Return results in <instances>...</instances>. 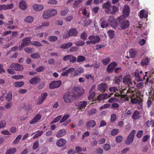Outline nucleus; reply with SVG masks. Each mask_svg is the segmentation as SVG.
<instances>
[{"instance_id":"nucleus-38","label":"nucleus","mask_w":154,"mask_h":154,"mask_svg":"<svg viewBox=\"0 0 154 154\" xmlns=\"http://www.w3.org/2000/svg\"><path fill=\"white\" fill-rule=\"evenodd\" d=\"M4 10H6L8 9H10L13 8L14 7V4L13 3L6 5L4 4Z\"/></svg>"},{"instance_id":"nucleus-4","label":"nucleus","mask_w":154,"mask_h":154,"mask_svg":"<svg viewBox=\"0 0 154 154\" xmlns=\"http://www.w3.org/2000/svg\"><path fill=\"white\" fill-rule=\"evenodd\" d=\"M73 91L74 92L73 93L75 94L76 98L79 97L84 93V90L83 88L78 86L74 87Z\"/></svg>"},{"instance_id":"nucleus-3","label":"nucleus","mask_w":154,"mask_h":154,"mask_svg":"<svg viewBox=\"0 0 154 154\" xmlns=\"http://www.w3.org/2000/svg\"><path fill=\"white\" fill-rule=\"evenodd\" d=\"M76 98L75 94L69 91L66 92L63 97L64 102L68 103L72 102Z\"/></svg>"},{"instance_id":"nucleus-25","label":"nucleus","mask_w":154,"mask_h":154,"mask_svg":"<svg viewBox=\"0 0 154 154\" xmlns=\"http://www.w3.org/2000/svg\"><path fill=\"white\" fill-rule=\"evenodd\" d=\"M84 72V69L83 68L80 67L77 69L75 71L73 75L75 76H76L81 73L83 72Z\"/></svg>"},{"instance_id":"nucleus-14","label":"nucleus","mask_w":154,"mask_h":154,"mask_svg":"<svg viewBox=\"0 0 154 154\" xmlns=\"http://www.w3.org/2000/svg\"><path fill=\"white\" fill-rule=\"evenodd\" d=\"M47 95L48 94L47 93H44L42 94L41 97H39L37 100V104H40L42 103L46 99Z\"/></svg>"},{"instance_id":"nucleus-39","label":"nucleus","mask_w":154,"mask_h":154,"mask_svg":"<svg viewBox=\"0 0 154 154\" xmlns=\"http://www.w3.org/2000/svg\"><path fill=\"white\" fill-rule=\"evenodd\" d=\"M16 151V149L14 148L8 149L6 152V154H13Z\"/></svg>"},{"instance_id":"nucleus-6","label":"nucleus","mask_w":154,"mask_h":154,"mask_svg":"<svg viewBox=\"0 0 154 154\" xmlns=\"http://www.w3.org/2000/svg\"><path fill=\"white\" fill-rule=\"evenodd\" d=\"M135 96H137V94H134L133 95L132 97H131V102L133 103L140 105V108H142V99L140 97L134 98Z\"/></svg>"},{"instance_id":"nucleus-62","label":"nucleus","mask_w":154,"mask_h":154,"mask_svg":"<svg viewBox=\"0 0 154 154\" xmlns=\"http://www.w3.org/2000/svg\"><path fill=\"white\" fill-rule=\"evenodd\" d=\"M31 57L32 58L34 59H37L40 57L39 54L38 53H33L31 55Z\"/></svg>"},{"instance_id":"nucleus-55","label":"nucleus","mask_w":154,"mask_h":154,"mask_svg":"<svg viewBox=\"0 0 154 154\" xmlns=\"http://www.w3.org/2000/svg\"><path fill=\"white\" fill-rule=\"evenodd\" d=\"M61 115H59L58 116L54 119L53 121L51 122V124L54 123L58 122L61 118Z\"/></svg>"},{"instance_id":"nucleus-20","label":"nucleus","mask_w":154,"mask_h":154,"mask_svg":"<svg viewBox=\"0 0 154 154\" xmlns=\"http://www.w3.org/2000/svg\"><path fill=\"white\" fill-rule=\"evenodd\" d=\"M96 125V123L95 121L93 120H90L88 121L86 123V126L88 128H93Z\"/></svg>"},{"instance_id":"nucleus-13","label":"nucleus","mask_w":154,"mask_h":154,"mask_svg":"<svg viewBox=\"0 0 154 154\" xmlns=\"http://www.w3.org/2000/svg\"><path fill=\"white\" fill-rule=\"evenodd\" d=\"M116 66L117 63L116 62L111 63L108 66L107 69V72L109 73L112 72Z\"/></svg>"},{"instance_id":"nucleus-49","label":"nucleus","mask_w":154,"mask_h":154,"mask_svg":"<svg viewBox=\"0 0 154 154\" xmlns=\"http://www.w3.org/2000/svg\"><path fill=\"white\" fill-rule=\"evenodd\" d=\"M109 90L111 92H115L116 93L114 94L115 96V94H117V93H116V92L118 91V90L117 88L115 87H110L109 89Z\"/></svg>"},{"instance_id":"nucleus-43","label":"nucleus","mask_w":154,"mask_h":154,"mask_svg":"<svg viewBox=\"0 0 154 154\" xmlns=\"http://www.w3.org/2000/svg\"><path fill=\"white\" fill-rule=\"evenodd\" d=\"M110 59L109 57L103 59L102 60V62L103 63L104 65H106L108 64L110 62Z\"/></svg>"},{"instance_id":"nucleus-46","label":"nucleus","mask_w":154,"mask_h":154,"mask_svg":"<svg viewBox=\"0 0 154 154\" xmlns=\"http://www.w3.org/2000/svg\"><path fill=\"white\" fill-rule=\"evenodd\" d=\"M87 37V34L85 32H83L80 35V38L84 41L86 40Z\"/></svg>"},{"instance_id":"nucleus-54","label":"nucleus","mask_w":154,"mask_h":154,"mask_svg":"<svg viewBox=\"0 0 154 154\" xmlns=\"http://www.w3.org/2000/svg\"><path fill=\"white\" fill-rule=\"evenodd\" d=\"M68 73H70L71 74V76L73 77L74 76L73 75V72H74L75 71V69L74 68L71 67L68 69Z\"/></svg>"},{"instance_id":"nucleus-32","label":"nucleus","mask_w":154,"mask_h":154,"mask_svg":"<svg viewBox=\"0 0 154 154\" xmlns=\"http://www.w3.org/2000/svg\"><path fill=\"white\" fill-rule=\"evenodd\" d=\"M107 33L109 36V38L110 39L113 38L115 36L114 31L113 30H109L107 32Z\"/></svg>"},{"instance_id":"nucleus-12","label":"nucleus","mask_w":154,"mask_h":154,"mask_svg":"<svg viewBox=\"0 0 154 154\" xmlns=\"http://www.w3.org/2000/svg\"><path fill=\"white\" fill-rule=\"evenodd\" d=\"M13 70L16 71H20L23 69V67L21 65L18 63H12L10 67Z\"/></svg>"},{"instance_id":"nucleus-8","label":"nucleus","mask_w":154,"mask_h":154,"mask_svg":"<svg viewBox=\"0 0 154 154\" xmlns=\"http://www.w3.org/2000/svg\"><path fill=\"white\" fill-rule=\"evenodd\" d=\"M108 22L110 24L111 26L113 28L115 29L118 25L117 19L115 20L114 17L113 16H109L108 20Z\"/></svg>"},{"instance_id":"nucleus-53","label":"nucleus","mask_w":154,"mask_h":154,"mask_svg":"<svg viewBox=\"0 0 154 154\" xmlns=\"http://www.w3.org/2000/svg\"><path fill=\"white\" fill-rule=\"evenodd\" d=\"M48 11H49L51 17L52 16H54L56 15L57 13V10H48Z\"/></svg>"},{"instance_id":"nucleus-37","label":"nucleus","mask_w":154,"mask_h":154,"mask_svg":"<svg viewBox=\"0 0 154 154\" xmlns=\"http://www.w3.org/2000/svg\"><path fill=\"white\" fill-rule=\"evenodd\" d=\"M97 112V109L94 108H93L88 111V115L89 116L93 115L95 114Z\"/></svg>"},{"instance_id":"nucleus-26","label":"nucleus","mask_w":154,"mask_h":154,"mask_svg":"<svg viewBox=\"0 0 154 154\" xmlns=\"http://www.w3.org/2000/svg\"><path fill=\"white\" fill-rule=\"evenodd\" d=\"M109 11L110 12L108 14H113L118 11V8L115 6H111Z\"/></svg>"},{"instance_id":"nucleus-36","label":"nucleus","mask_w":154,"mask_h":154,"mask_svg":"<svg viewBox=\"0 0 154 154\" xmlns=\"http://www.w3.org/2000/svg\"><path fill=\"white\" fill-rule=\"evenodd\" d=\"M12 97V93L11 91H10L7 95L5 97L6 100L8 102L11 100Z\"/></svg>"},{"instance_id":"nucleus-48","label":"nucleus","mask_w":154,"mask_h":154,"mask_svg":"<svg viewBox=\"0 0 154 154\" xmlns=\"http://www.w3.org/2000/svg\"><path fill=\"white\" fill-rule=\"evenodd\" d=\"M25 52L28 53H30L34 51V49L31 48L27 47L24 49Z\"/></svg>"},{"instance_id":"nucleus-45","label":"nucleus","mask_w":154,"mask_h":154,"mask_svg":"<svg viewBox=\"0 0 154 154\" xmlns=\"http://www.w3.org/2000/svg\"><path fill=\"white\" fill-rule=\"evenodd\" d=\"M119 132L118 129H114L111 131L110 134L112 136H115L117 135Z\"/></svg>"},{"instance_id":"nucleus-57","label":"nucleus","mask_w":154,"mask_h":154,"mask_svg":"<svg viewBox=\"0 0 154 154\" xmlns=\"http://www.w3.org/2000/svg\"><path fill=\"white\" fill-rule=\"evenodd\" d=\"M110 146L109 144L108 143L104 144L103 146V149L105 151H108L110 148Z\"/></svg>"},{"instance_id":"nucleus-51","label":"nucleus","mask_w":154,"mask_h":154,"mask_svg":"<svg viewBox=\"0 0 154 154\" xmlns=\"http://www.w3.org/2000/svg\"><path fill=\"white\" fill-rule=\"evenodd\" d=\"M36 132H37V133L33 136L34 139L36 138L41 136L42 134L43 131H37Z\"/></svg>"},{"instance_id":"nucleus-64","label":"nucleus","mask_w":154,"mask_h":154,"mask_svg":"<svg viewBox=\"0 0 154 154\" xmlns=\"http://www.w3.org/2000/svg\"><path fill=\"white\" fill-rule=\"evenodd\" d=\"M45 67L43 66H41L37 68L36 70L38 72H41L44 71Z\"/></svg>"},{"instance_id":"nucleus-42","label":"nucleus","mask_w":154,"mask_h":154,"mask_svg":"<svg viewBox=\"0 0 154 154\" xmlns=\"http://www.w3.org/2000/svg\"><path fill=\"white\" fill-rule=\"evenodd\" d=\"M85 57L83 56L80 55L77 57L76 59L77 62L78 63L82 62L85 60Z\"/></svg>"},{"instance_id":"nucleus-41","label":"nucleus","mask_w":154,"mask_h":154,"mask_svg":"<svg viewBox=\"0 0 154 154\" xmlns=\"http://www.w3.org/2000/svg\"><path fill=\"white\" fill-rule=\"evenodd\" d=\"M129 54L130 56L132 58H134L136 54V52L134 50L131 49L129 51Z\"/></svg>"},{"instance_id":"nucleus-44","label":"nucleus","mask_w":154,"mask_h":154,"mask_svg":"<svg viewBox=\"0 0 154 154\" xmlns=\"http://www.w3.org/2000/svg\"><path fill=\"white\" fill-rule=\"evenodd\" d=\"M58 39L57 37L55 36H51L48 38V40L51 42H54L57 41Z\"/></svg>"},{"instance_id":"nucleus-23","label":"nucleus","mask_w":154,"mask_h":154,"mask_svg":"<svg viewBox=\"0 0 154 154\" xmlns=\"http://www.w3.org/2000/svg\"><path fill=\"white\" fill-rule=\"evenodd\" d=\"M41 81V79L38 77H33L29 81V83L32 84H36Z\"/></svg>"},{"instance_id":"nucleus-5","label":"nucleus","mask_w":154,"mask_h":154,"mask_svg":"<svg viewBox=\"0 0 154 154\" xmlns=\"http://www.w3.org/2000/svg\"><path fill=\"white\" fill-rule=\"evenodd\" d=\"M135 132L136 131L135 130H133L131 131L125 141V143L126 144L130 145L132 142L134 140Z\"/></svg>"},{"instance_id":"nucleus-18","label":"nucleus","mask_w":154,"mask_h":154,"mask_svg":"<svg viewBox=\"0 0 154 154\" xmlns=\"http://www.w3.org/2000/svg\"><path fill=\"white\" fill-rule=\"evenodd\" d=\"M87 103V102L85 101H80L76 103L75 104V106L78 107L79 109H82L86 106Z\"/></svg>"},{"instance_id":"nucleus-61","label":"nucleus","mask_w":154,"mask_h":154,"mask_svg":"<svg viewBox=\"0 0 154 154\" xmlns=\"http://www.w3.org/2000/svg\"><path fill=\"white\" fill-rule=\"evenodd\" d=\"M123 137L122 136L119 135L116 138V141L118 143H121L123 140Z\"/></svg>"},{"instance_id":"nucleus-11","label":"nucleus","mask_w":154,"mask_h":154,"mask_svg":"<svg viewBox=\"0 0 154 154\" xmlns=\"http://www.w3.org/2000/svg\"><path fill=\"white\" fill-rule=\"evenodd\" d=\"M88 38L91 40L92 43L93 44L98 43L100 40V38L97 35H90L88 37Z\"/></svg>"},{"instance_id":"nucleus-21","label":"nucleus","mask_w":154,"mask_h":154,"mask_svg":"<svg viewBox=\"0 0 154 154\" xmlns=\"http://www.w3.org/2000/svg\"><path fill=\"white\" fill-rule=\"evenodd\" d=\"M32 8L36 11H40L43 9L44 7L41 5L35 4L33 5Z\"/></svg>"},{"instance_id":"nucleus-47","label":"nucleus","mask_w":154,"mask_h":154,"mask_svg":"<svg viewBox=\"0 0 154 154\" xmlns=\"http://www.w3.org/2000/svg\"><path fill=\"white\" fill-rule=\"evenodd\" d=\"M24 84L23 82H17L14 83V86L16 87H20L23 86Z\"/></svg>"},{"instance_id":"nucleus-24","label":"nucleus","mask_w":154,"mask_h":154,"mask_svg":"<svg viewBox=\"0 0 154 154\" xmlns=\"http://www.w3.org/2000/svg\"><path fill=\"white\" fill-rule=\"evenodd\" d=\"M66 131L65 129H63L59 130L56 134V136L57 137H60L65 135Z\"/></svg>"},{"instance_id":"nucleus-60","label":"nucleus","mask_w":154,"mask_h":154,"mask_svg":"<svg viewBox=\"0 0 154 154\" xmlns=\"http://www.w3.org/2000/svg\"><path fill=\"white\" fill-rule=\"evenodd\" d=\"M23 76L21 75H13L12 78L13 79H21L23 78Z\"/></svg>"},{"instance_id":"nucleus-34","label":"nucleus","mask_w":154,"mask_h":154,"mask_svg":"<svg viewBox=\"0 0 154 154\" xmlns=\"http://www.w3.org/2000/svg\"><path fill=\"white\" fill-rule=\"evenodd\" d=\"M149 62V59L148 57L143 59L141 61V65L142 66H144L148 64Z\"/></svg>"},{"instance_id":"nucleus-2","label":"nucleus","mask_w":154,"mask_h":154,"mask_svg":"<svg viewBox=\"0 0 154 154\" xmlns=\"http://www.w3.org/2000/svg\"><path fill=\"white\" fill-rule=\"evenodd\" d=\"M120 94L117 93V94H115V97H117L118 96L120 97L122 99V103L124 102L126 100L128 99V96H130V95H128V93H131V94H133V92H130L129 90H127L126 89H122L120 91Z\"/></svg>"},{"instance_id":"nucleus-63","label":"nucleus","mask_w":154,"mask_h":154,"mask_svg":"<svg viewBox=\"0 0 154 154\" xmlns=\"http://www.w3.org/2000/svg\"><path fill=\"white\" fill-rule=\"evenodd\" d=\"M95 93L94 92H90L88 97V99L89 100L92 99L95 96Z\"/></svg>"},{"instance_id":"nucleus-40","label":"nucleus","mask_w":154,"mask_h":154,"mask_svg":"<svg viewBox=\"0 0 154 154\" xmlns=\"http://www.w3.org/2000/svg\"><path fill=\"white\" fill-rule=\"evenodd\" d=\"M69 117V115L68 114L64 115L60 120V123H62L66 121V120L68 119Z\"/></svg>"},{"instance_id":"nucleus-17","label":"nucleus","mask_w":154,"mask_h":154,"mask_svg":"<svg viewBox=\"0 0 154 154\" xmlns=\"http://www.w3.org/2000/svg\"><path fill=\"white\" fill-rule=\"evenodd\" d=\"M66 142V140L65 139L60 138L57 141L56 144L58 146L61 147L64 146Z\"/></svg>"},{"instance_id":"nucleus-28","label":"nucleus","mask_w":154,"mask_h":154,"mask_svg":"<svg viewBox=\"0 0 154 154\" xmlns=\"http://www.w3.org/2000/svg\"><path fill=\"white\" fill-rule=\"evenodd\" d=\"M69 32L70 35L72 36H76L78 33V32L75 28L69 30Z\"/></svg>"},{"instance_id":"nucleus-9","label":"nucleus","mask_w":154,"mask_h":154,"mask_svg":"<svg viewBox=\"0 0 154 154\" xmlns=\"http://www.w3.org/2000/svg\"><path fill=\"white\" fill-rule=\"evenodd\" d=\"M31 43L30 38L26 37L22 40V42L20 46V50L21 51L23 47L29 45Z\"/></svg>"},{"instance_id":"nucleus-7","label":"nucleus","mask_w":154,"mask_h":154,"mask_svg":"<svg viewBox=\"0 0 154 154\" xmlns=\"http://www.w3.org/2000/svg\"><path fill=\"white\" fill-rule=\"evenodd\" d=\"M122 82L123 83L127 84L130 87H132V82L130 76L127 75L125 76L123 78Z\"/></svg>"},{"instance_id":"nucleus-22","label":"nucleus","mask_w":154,"mask_h":154,"mask_svg":"<svg viewBox=\"0 0 154 154\" xmlns=\"http://www.w3.org/2000/svg\"><path fill=\"white\" fill-rule=\"evenodd\" d=\"M19 6L20 8L23 10H25L27 7L25 2L23 0L19 2Z\"/></svg>"},{"instance_id":"nucleus-27","label":"nucleus","mask_w":154,"mask_h":154,"mask_svg":"<svg viewBox=\"0 0 154 154\" xmlns=\"http://www.w3.org/2000/svg\"><path fill=\"white\" fill-rule=\"evenodd\" d=\"M140 112L137 110H135L132 116V118L134 120H136L140 118L139 115Z\"/></svg>"},{"instance_id":"nucleus-50","label":"nucleus","mask_w":154,"mask_h":154,"mask_svg":"<svg viewBox=\"0 0 154 154\" xmlns=\"http://www.w3.org/2000/svg\"><path fill=\"white\" fill-rule=\"evenodd\" d=\"M116 84H119L122 81V77L121 76H116L115 78Z\"/></svg>"},{"instance_id":"nucleus-19","label":"nucleus","mask_w":154,"mask_h":154,"mask_svg":"<svg viewBox=\"0 0 154 154\" xmlns=\"http://www.w3.org/2000/svg\"><path fill=\"white\" fill-rule=\"evenodd\" d=\"M107 88V85L104 83L99 84L98 86V90L102 92H104Z\"/></svg>"},{"instance_id":"nucleus-10","label":"nucleus","mask_w":154,"mask_h":154,"mask_svg":"<svg viewBox=\"0 0 154 154\" xmlns=\"http://www.w3.org/2000/svg\"><path fill=\"white\" fill-rule=\"evenodd\" d=\"M61 81L59 80L57 81H53L51 82L49 84L50 88L53 89L59 87L61 85Z\"/></svg>"},{"instance_id":"nucleus-59","label":"nucleus","mask_w":154,"mask_h":154,"mask_svg":"<svg viewBox=\"0 0 154 154\" xmlns=\"http://www.w3.org/2000/svg\"><path fill=\"white\" fill-rule=\"evenodd\" d=\"M32 44L37 47H39L42 46V44L38 41H33L32 42Z\"/></svg>"},{"instance_id":"nucleus-30","label":"nucleus","mask_w":154,"mask_h":154,"mask_svg":"<svg viewBox=\"0 0 154 154\" xmlns=\"http://www.w3.org/2000/svg\"><path fill=\"white\" fill-rule=\"evenodd\" d=\"M145 11L144 9L142 10L140 12L139 17L141 19L143 18H146L148 16V14H145Z\"/></svg>"},{"instance_id":"nucleus-58","label":"nucleus","mask_w":154,"mask_h":154,"mask_svg":"<svg viewBox=\"0 0 154 154\" xmlns=\"http://www.w3.org/2000/svg\"><path fill=\"white\" fill-rule=\"evenodd\" d=\"M76 57L70 55L69 61L72 63H74L76 61Z\"/></svg>"},{"instance_id":"nucleus-16","label":"nucleus","mask_w":154,"mask_h":154,"mask_svg":"<svg viewBox=\"0 0 154 154\" xmlns=\"http://www.w3.org/2000/svg\"><path fill=\"white\" fill-rule=\"evenodd\" d=\"M111 6L110 2L108 1L103 4L102 8L103 9H105V12L108 14L110 12L109 11Z\"/></svg>"},{"instance_id":"nucleus-33","label":"nucleus","mask_w":154,"mask_h":154,"mask_svg":"<svg viewBox=\"0 0 154 154\" xmlns=\"http://www.w3.org/2000/svg\"><path fill=\"white\" fill-rule=\"evenodd\" d=\"M50 17L48 10L44 12L43 14L42 17L44 19H47Z\"/></svg>"},{"instance_id":"nucleus-29","label":"nucleus","mask_w":154,"mask_h":154,"mask_svg":"<svg viewBox=\"0 0 154 154\" xmlns=\"http://www.w3.org/2000/svg\"><path fill=\"white\" fill-rule=\"evenodd\" d=\"M130 13V9L128 5H125L124 6L123 13L126 16H128Z\"/></svg>"},{"instance_id":"nucleus-1","label":"nucleus","mask_w":154,"mask_h":154,"mask_svg":"<svg viewBox=\"0 0 154 154\" xmlns=\"http://www.w3.org/2000/svg\"><path fill=\"white\" fill-rule=\"evenodd\" d=\"M126 17L124 15H121L117 19L118 25L122 29H125L128 27L130 22L128 20H125Z\"/></svg>"},{"instance_id":"nucleus-56","label":"nucleus","mask_w":154,"mask_h":154,"mask_svg":"<svg viewBox=\"0 0 154 154\" xmlns=\"http://www.w3.org/2000/svg\"><path fill=\"white\" fill-rule=\"evenodd\" d=\"M109 24L106 21H103L101 24V27L102 28H106L108 26Z\"/></svg>"},{"instance_id":"nucleus-15","label":"nucleus","mask_w":154,"mask_h":154,"mask_svg":"<svg viewBox=\"0 0 154 154\" xmlns=\"http://www.w3.org/2000/svg\"><path fill=\"white\" fill-rule=\"evenodd\" d=\"M41 115L40 114L38 113L35 116L32 120L29 121L30 124H33L36 123L41 119Z\"/></svg>"},{"instance_id":"nucleus-35","label":"nucleus","mask_w":154,"mask_h":154,"mask_svg":"<svg viewBox=\"0 0 154 154\" xmlns=\"http://www.w3.org/2000/svg\"><path fill=\"white\" fill-rule=\"evenodd\" d=\"M33 20V17L31 16H28L26 18V19L24 20L25 22L30 23H32Z\"/></svg>"},{"instance_id":"nucleus-52","label":"nucleus","mask_w":154,"mask_h":154,"mask_svg":"<svg viewBox=\"0 0 154 154\" xmlns=\"http://www.w3.org/2000/svg\"><path fill=\"white\" fill-rule=\"evenodd\" d=\"M85 44V42L82 40H79L75 43V45L77 46H83Z\"/></svg>"},{"instance_id":"nucleus-31","label":"nucleus","mask_w":154,"mask_h":154,"mask_svg":"<svg viewBox=\"0 0 154 154\" xmlns=\"http://www.w3.org/2000/svg\"><path fill=\"white\" fill-rule=\"evenodd\" d=\"M134 75L137 77V81L138 82L143 80L140 77L139 72L138 69H136L134 72Z\"/></svg>"}]
</instances>
